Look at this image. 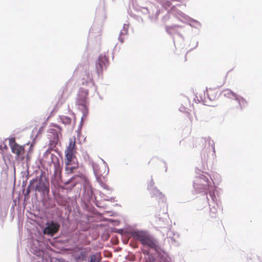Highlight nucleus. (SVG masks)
Listing matches in <instances>:
<instances>
[{
    "label": "nucleus",
    "instance_id": "obj_1",
    "mask_svg": "<svg viewBox=\"0 0 262 262\" xmlns=\"http://www.w3.org/2000/svg\"><path fill=\"white\" fill-rule=\"evenodd\" d=\"M132 236L135 239L140 241L144 246H146L155 250L158 248L157 240L146 232L143 231H134L132 233Z\"/></svg>",
    "mask_w": 262,
    "mask_h": 262
},
{
    "label": "nucleus",
    "instance_id": "obj_2",
    "mask_svg": "<svg viewBox=\"0 0 262 262\" xmlns=\"http://www.w3.org/2000/svg\"><path fill=\"white\" fill-rule=\"evenodd\" d=\"M76 153L75 141V140H73L71 139L64 151V163L66 165H71V164L78 163Z\"/></svg>",
    "mask_w": 262,
    "mask_h": 262
},
{
    "label": "nucleus",
    "instance_id": "obj_3",
    "mask_svg": "<svg viewBox=\"0 0 262 262\" xmlns=\"http://www.w3.org/2000/svg\"><path fill=\"white\" fill-rule=\"evenodd\" d=\"M9 146L11 148L12 153L16 155L17 158H19L20 156L23 155L25 153V148L24 146H21L17 144L14 138H11L9 139Z\"/></svg>",
    "mask_w": 262,
    "mask_h": 262
},
{
    "label": "nucleus",
    "instance_id": "obj_4",
    "mask_svg": "<svg viewBox=\"0 0 262 262\" xmlns=\"http://www.w3.org/2000/svg\"><path fill=\"white\" fill-rule=\"evenodd\" d=\"M59 227V224L54 221L47 222L46 227L43 230V233L45 234L53 236L58 231Z\"/></svg>",
    "mask_w": 262,
    "mask_h": 262
},
{
    "label": "nucleus",
    "instance_id": "obj_5",
    "mask_svg": "<svg viewBox=\"0 0 262 262\" xmlns=\"http://www.w3.org/2000/svg\"><path fill=\"white\" fill-rule=\"evenodd\" d=\"M108 64V59L105 55L101 54L98 59L96 64V69L98 74L102 73L104 68L106 67Z\"/></svg>",
    "mask_w": 262,
    "mask_h": 262
},
{
    "label": "nucleus",
    "instance_id": "obj_6",
    "mask_svg": "<svg viewBox=\"0 0 262 262\" xmlns=\"http://www.w3.org/2000/svg\"><path fill=\"white\" fill-rule=\"evenodd\" d=\"M88 95V92L84 93L83 95L79 94L78 96V98L77 99L76 103L79 105H81L84 108L86 107V95Z\"/></svg>",
    "mask_w": 262,
    "mask_h": 262
},
{
    "label": "nucleus",
    "instance_id": "obj_7",
    "mask_svg": "<svg viewBox=\"0 0 262 262\" xmlns=\"http://www.w3.org/2000/svg\"><path fill=\"white\" fill-rule=\"evenodd\" d=\"M206 94L210 100H214L218 97L217 91L215 89L209 88L207 89Z\"/></svg>",
    "mask_w": 262,
    "mask_h": 262
},
{
    "label": "nucleus",
    "instance_id": "obj_8",
    "mask_svg": "<svg viewBox=\"0 0 262 262\" xmlns=\"http://www.w3.org/2000/svg\"><path fill=\"white\" fill-rule=\"evenodd\" d=\"M89 251L85 249H82L76 255V258L78 260H81L84 261L86 259Z\"/></svg>",
    "mask_w": 262,
    "mask_h": 262
},
{
    "label": "nucleus",
    "instance_id": "obj_9",
    "mask_svg": "<svg viewBox=\"0 0 262 262\" xmlns=\"http://www.w3.org/2000/svg\"><path fill=\"white\" fill-rule=\"evenodd\" d=\"M78 167V163H75L71 165H66L65 171L67 174H71L74 173V170Z\"/></svg>",
    "mask_w": 262,
    "mask_h": 262
},
{
    "label": "nucleus",
    "instance_id": "obj_10",
    "mask_svg": "<svg viewBox=\"0 0 262 262\" xmlns=\"http://www.w3.org/2000/svg\"><path fill=\"white\" fill-rule=\"evenodd\" d=\"M224 95L225 97L234 99L235 101L239 102V100L237 98V95L231 91L229 90H226L224 91Z\"/></svg>",
    "mask_w": 262,
    "mask_h": 262
},
{
    "label": "nucleus",
    "instance_id": "obj_11",
    "mask_svg": "<svg viewBox=\"0 0 262 262\" xmlns=\"http://www.w3.org/2000/svg\"><path fill=\"white\" fill-rule=\"evenodd\" d=\"M54 176L56 178L60 179L61 176L62 168L59 163H54Z\"/></svg>",
    "mask_w": 262,
    "mask_h": 262
},
{
    "label": "nucleus",
    "instance_id": "obj_12",
    "mask_svg": "<svg viewBox=\"0 0 262 262\" xmlns=\"http://www.w3.org/2000/svg\"><path fill=\"white\" fill-rule=\"evenodd\" d=\"M47 189H48V188L47 185L41 180L35 187V190L39 192L45 191Z\"/></svg>",
    "mask_w": 262,
    "mask_h": 262
},
{
    "label": "nucleus",
    "instance_id": "obj_13",
    "mask_svg": "<svg viewBox=\"0 0 262 262\" xmlns=\"http://www.w3.org/2000/svg\"><path fill=\"white\" fill-rule=\"evenodd\" d=\"M101 257L99 253H96L91 256L90 262H101Z\"/></svg>",
    "mask_w": 262,
    "mask_h": 262
},
{
    "label": "nucleus",
    "instance_id": "obj_14",
    "mask_svg": "<svg viewBox=\"0 0 262 262\" xmlns=\"http://www.w3.org/2000/svg\"><path fill=\"white\" fill-rule=\"evenodd\" d=\"M60 119L62 122L64 124H70L71 123V118L66 116H61Z\"/></svg>",
    "mask_w": 262,
    "mask_h": 262
},
{
    "label": "nucleus",
    "instance_id": "obj_15",
    "mask_svg": "<svg viewBox=\"0 0 262 262\" xmlns=\"http://www.w3.org/2000/svg\"><path fill=\"white\" fill-rule=\"evenodd\" d=\"M85 76L86 77L85 78L84 77H83L82 78V80H83L82 84H86L89 82H92V79L91 76L89 75V74H86L85 75Z\"/></svg>",
    "mask_w": 262,
    "mask_h": 262
},
{
    "label": "nucleus",
    "instance_id": "obj_16",
    "mask_svg": "<svg viewBox=\"0 0 262 262\" xmlns=\"http://www.w3.org/2000/svg\"><path fill=\"white\" fill-rule=\"evenodd\" d=\"M154 194L158 195L160 198L163 196L162 193L159 191L156 188H154L152 189V196H154Z\"/></svg>",
    "mask_w": 262,
    "mask_h": 262
},
{
    "label": "nucleus",
    "instance_id": "obj_17",
    "mask_svg": "<svg viewBox=\"0 0 262 262\" xmlns=\"http://www.w3.org/2000/svg\"><path fill=\"white\" fill-rule=\"evenodd\" d=\"M155 182L152 179V178H151L150 180L148 182L147 184V187L148 189H152L153 186H154Z\"/></svg>",
    "mask_w": 262,
    "mask_h": 262
},
{
    "label": "nucleus",
    "instance_id": "obj_18",
    "mask_svg": "<svg viewBox=\"0 0 262 262\" xmlns=\"http://www.w3.org/2000/svg\"><path fill=\"white\" fill-rule=\"evenodd\" d=\"M78 177H79V176H75L73 177L72 178H71V179H69L67 182H65V184H66V185H68V184H70L71 182H72V181H73L74 179H75V178H78Z\"/></svg>",
    "mask_w": 262,
    "mask_h": 262
},
{
    "label": "nucleus",
    "instance_id": "obj_19",
    "mask_svg": "<svg viewBox=\"0 0 262 262\" xmlns=\"http://www.w3.org/2000/svg\"><path fill=\"white\" fill-rule=\"evenodd\" d=\"M45 155H50V149L48 150L46 152V153H45Z\"/></svg>",
    "mask_w": 262,
    "mask_h": 262
},
{
    "label": "nucleus",
    "instance_id": "obj_20",
    "mask_svg": "<svg viewBox=\"0 0 262 262\" xmlns=\"http://www.w3.org/2000/svg\"><path fill=\"white\" fill-rule=\"evenodd\" d=\"M165 5H166L167 6H170V5H171V3L169 1H167L166 3H165Z\"/></svg>",
    "mask_w": 262,
    "mask_h": 262
},
{
    "label": "nucleus",
    "instance_id": "obj_21",
    "mask_svg": "<svg viewBox=\"0 0 262 262\" xmlns=\"http://www.w3.org/2000/svg\"><path fill=\"white\" fill-rule=\"evenodd\" d=\"M160 262H169V261L167 260L166 259H161Z\"/></svg>",
    "mask_w": 262,
    "mask_h": 262
},
{
    "label": "nucleus",
    "instance_id": "obj_22",
    "mask_svg": "<svg viewBox=\"0 0 262 262\" xmlns=\"http://www.w3.org/2000/svg\"><path fill=\"white\" fill-rule=\"evenodd\" d=\"M2 150V146L0 145V151Z\"/></svg>",
    "mask_w": 262,
    "mask_h": 262
},
{
    "label": "nucleus",
    "instance_id": "obj_23",
    "mask_svg": "<svg viewBox=\"0 0 262 262\" xmlns=\"http://www.w3.org/2000/svg\"><path fill=\"white\" fill-rule=\"evenodd\" d=\"M171 1H178V0H171Z\"/></svg>",
    "mask_w": 262,
    "mask_h": 262
},
{
    "label": "nucleus",
    "instance_id": "obj_24",
    "mask_svg": "<svg viewBox=\"0 0 262 262\" xmlns=\"http://www.w3.org/2000/svg\"><path fill=\"white\" fill-rule=\"evenodd\" d=\"M75 185H76V183H75V184L73 185V187H74Z\"/></svg>",
    "mask_w": 262,
    "mask_h": 262
},
{
    "label": "nucleus",
    "instance_id": "obj_25",
    "mask_svg": "<svg viewBox=\"0 0 262 262\" xmlns=\"http://www.w3.org/2000/svg\"><path fill=\"white\" fill-rule=\"evenodd\" d=\"M121 42L122 43L123 42V40L122 39H121Z\"/></svg>",
    "mask_w": 262,
    "mask_h": 262
}]
</instances>
